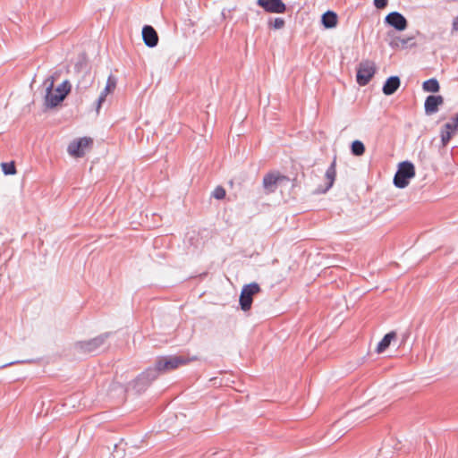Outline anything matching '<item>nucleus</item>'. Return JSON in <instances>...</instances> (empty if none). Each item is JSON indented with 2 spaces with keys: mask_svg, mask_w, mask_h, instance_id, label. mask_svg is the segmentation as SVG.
<instances>
[{
  "mask_svg": "<svg viewBox=\"0 0 458 458\" xmlns=\"http://www.w3.org/2000/svg\"><path fill=\"white\" fill-rule=\"evenodd\" d=\"M186 363L187 360L181 356H165L159 358L155 368L148 369L137 379L135 385H142V386L139 387L138 391L142 390L147 384L154 380L158 373L169 372Z\"/></svg>",
  "mask_w": 458,
  "mask_h": 458,
  "instance_id": "f257e3e1",
  "label": "nucleus"
},
{
  "mask_svg": "<svg viewBox=\"0 0 458 458\" xmlns=\"http://www.w3.org/2000/svg\"><path fill=\"white\" fill-rule=\"evenodd\" d=\"M415 176V167L412 163L403 161L399 164L398 170L394 177V184L400 189L408 186L409 182Z\"/></svg>",
  "mask_w": 458,
  "mask_h": 458,
  "instance_id": "f03ea898",
  "label": "nucleus"
},
{
  "mask_svg": "<svg viewBox=\"0 0 458 458\" xmlns=\"http://www.w3.org/2000/svg\"><path fill=\"white\" fill-rule=\"evenodd\" d=\"M376 72V64L373 61L364 60L360 63L356 80L360 86H365Z\"/></svg>",
  "mask_w": 458,
  "mask_h": 458,
  "instance_id": "7ed1b4c3",
  "label": "nucleus"
},
{
  "mask_svg": "<svg viewBox=\"0 0 458 458\" xmlns=\"http://www.w3.org/2000/svg\"><path fill=\"white\" fill-rule=\"evenodd\" d=\"M260 291V287L256 283L246 284L242 287L240 295V305L241 309L247 311L250 309L252 303L253 295Z\"/></svg>",
  "mask_w": 458,
  "mask_h": 458,
  "instance_id": "20e7f679",
  "label": "nucleus"
},
{
  "mask_svg": "<svg viewBox=\"0 0 458 458\" xmlns=\"http://www.w3.org/2000/svg\"><path fill=\"white\" fill-rule=\"evenodd\" d=\"M289 182V179L277 173H271L263 179V186L267 192H273L277 186H284Z\"/></svg>",
  "mask_w": 458,
  "mask_h": 458,
  "instance_id": "39448f33",
  "label": "nucleus"
},
{
  "mask_svg": "<svg viewBox=\"0 0 458 458\" xmlns=\"http://www.w3.org/2000/svg\"><path fill=\"white\" fill-rule=\"evenodd\" d=\"M92 140L89 138H81L71 142L68 146V153L75 157H81L85 155Z\"/></svg>",
  "mask_w": 458,
  "mask_h": 458,
  "instance_id": "423d86ee",
  "label": "nucleus"
},
{
  "mask_svg": "<svg viewBox=\"0 0 458 458\" xmlns=\"http://www.w3.org/2000/svg\"><path fill=\"white\" fill-rule=\"evenodd\" d=\"M385 22L398 31H403L408 26L406 18L398 12H392L385 18Z\"/></svg>",
  "mask_w": 458,
  "mask_h": 458,
  "instance_id": "0eeeda50",
  "label": "nucleus"
},
{
  "mask_svg": "<svg viewBox=\"0 0 458 458\" xmlns=\"http://www.w3.org/2000/svg\"><path fill=\"white\" fill-rule=\"evenodd\" d=\"M55 79L53 76L45 80L43 85L46 88L45 105L48 107H55L59 104H55L54 98H58V93L54 89Z\"/></svg>",
  "mask_w": 458,
  "mask_h": 458,
  "instance_id": "6e6552de",
  "label": "nucleus"
},
{
  "mask_svg": "<svg viewBox=\"0 0 458 458\" xmlns=\"http://www.w3.org/2000/svg\"><path fill=\"white\" fill-rule=\"evenodd\" d=\"M257 4L268 13H283L286 10L282 0H258Z\"/></svg>",
  "mask_w": 458,
  "mask_h": 458,
  "instance_id": "1a4fd4ad",
  "label": "nucleus"
},
{
  "mask_svg": "<svg viewBox=\"0 0 458 458\" xmlns=\"http://www.w3.org/2000/svg\"><path fill=\"white\" fill-rule=\"evenodd\" d=\"M115 87H116V79L113 75H110L107 78L105 89L101 91V93L97 100L96 110L98 113L102 104L106 101V98L107 97V95L110 94L111 92H113L115 89Z\"/></svg>",
  "mask_w": 458,
  "mask_h": 458,
  "instance_id": "9d476101",
  "label": "nucleus"
},
{
  "mask_svg": "<svg viewBox=\"0 0 458 458\" xmlns=\"http://www.w3.org/2000/svg\"><path fill=\"white\" fill-rule=\"evenodd\" d=\"M444 103V98L442 96H428L424 104L425 113L428 115H431L437 112L438 106Z\"/></svg>",
  "mask_w": 458,
  "mask_h": 458,
  "instance_id": "9b49d317",
  "label": "nucleus"
},
{
  "mask_svg": "<svg viewBox=\"0 0 458 458\" xmlns=\"http://www.w3.org/2000/svg\"><path fill=\"white\" fill-rule=\"evenodd\" d=\"M142 38L146 46L154 47L157 45L158 36L153 27L145 25L142 29Z\"/></svg>",
  "mask_w": 458,
  "mask_h": 458,
  "instance_id": "f8f14e48",
  "label": "nucleus"
},
{
  "mask_svg": "<svg viewBox=\"0 0 458 458\" xmlns=\"http://www.w3.org/2000/svg\"><path fill=\"white\" fill-rule=\"evenodd\" d=\"M336 171H335V158L333 160L330 166L327 169L325 174V179L327 181V185L324 189H318V193H325L327 192L334 184L335 180Z\"/></svg>",
  "mask_w": 458,
  "mask_h": 458,
  "instance_id": "ddd939ff",
  "label": "nucleus"
},
{
  "mask_svg": "<svg viewBox=\"0 0 458 458\" xmlns=\"http://www.w3.org/2000/svg\"><path fill=\"white\" fill-rule=\"evenodd\" d=\"M401 81L398 76H391L383 86V93L386 96L394 94L400 87Z\"/></svg>",
  "mask_w": 458,
  "mask_h": 458,
  "instance_id": "4468645a",
  "label": "nucleus"
},
{
  "mask_svg": "<svg viewBox=\"0 0 458 458\" xmlns=\"http://www.w3.org/2000/svg\"><path fill=\"white\" fill-rule=\"evenodd\" d=\"M106 337L107 335H101L88 342L83 343L81 344V347L87 352H94L97 348H98L105 343Z\"/></svg>",
  "mask_w": 458,
  "mask_h": 458,
  "instance_id": "2eb2a0df",
  "label": "nucleus"
},
{
  "mask_svg": "<svg viewBox=\"0 0 458 458\" xmlns=\"http://www.w3.org/2000/svg\"><path fill=\"white\" fill-rule=\"evenodd\" d=\"M55 89L58 93V98H54L55 104H60L71 91V84L68 81H64Z\"/></svg>",
  "mask_w": 458,
  "mask_h": 458,
  "instance_id": "dca6fc26",
  "label": "nucleus"
},
{
  "mask_svg": "<svg viewBox=\"0 0 458 458\" xmlns=\"http://www.w3.org/2000/svg\"><path fill=\"white\" fill-rule=\"evenodd\" d=\"M322 24L327 29H333L337 24V15L332 11H327L322 15Z\"/></svg>",
  "mask_w": 458,
  "mask_h": 458,
  "instance_id": "f3484780",
  "label": "nucleus"
},
{
  "mask_svg": "<svg viewBox=\"0 0 458 458\" xmlns=\"http://www.w3.org/2000/svg\"><path fill=\"white\" fill-rule=\"evenodd\" d=\"M455 133V128L454 129L453 123H446L441 131V141L443 146H445L453 135Z\"/></svg>",
  "mask_w": 458,
  "mask_h": 458,
  "instance_id": "a211bd4d",
  "label": "nucleus"
},
{
  "mask_svg": "<svg viewBox=\"0 0 458 458\" xmlns=\"http://www.w3.org/2000/svg\"><path fill=\"white\" fill-rule=\"evenodd\" d=\"M396 338L395 332L392 331L386 334L383 339L378 343L377 347V352L378 353L383 352L391 344L393 340Z\"/></svg>",
  "mask_w": 458,
  "mask_h": 458,
  "instance_id": "6ab92c4d",
  "label": "nucleus"
},
{
  "mask_svg": "<svg viewBox=\"0 0 458 458\" xmlns=\"http://www.w3.org/2000/svg\"><path fill=\"white\" fill-rule=\"evenodd\" d=\"M422 89L426 92L437 93L439 91L440 86L437 80L432 78L423 82Z\"/></svg>",
  "mask_w": 458,
  "mask_h": 458,
  "instance_id": "aec40b11",
  "label": "nucleus"
},
{
  "mask_svg": "<svg viewBox=\"0 0 458 458\" xmlns=\"http://www.w3.org/2000/svg\"><path fill=\"white\" fill-rule=\"evenodd\" d=\"M352 153L354 156H361L365 152V147L364 144L360 140H354L352 143Z\"/></svg>",
  "mask_w": 458,
  "mask_h": 458,
  "instance_id": "412c9836",
  "label": "nucleus"
},
{
  "mask_svg": "<svg viewBox=\"0 0 458 458\" xmlns=\"http://www.w3.org/2000/svg\"><path fill=\"white\" fill-rule=\"evenodd\" d=\"M412 38H395L390 45L392 47H404L410 40H411Z\"/></svg>",
  "mask_w": 458,
  "mask_h": 458,
  "instance_id": "4be33fe9",
  "label": "nucleus"
},
{
  "mask_svg": "<svg viewBox=\"0 0 458 458\" xmlns=\"http://www.w3.org/2000/svg\"><path fill=\"white\" fill-rule=\"evenodd\" d=\"M212 196L216 199H223L225 197V190L221 186H217L212 192Z\"/></svg>",
  "mask_w": 458,
  "mask_h": 458,
  "instance_id": "5701e85b",
  "label": "nucleus"
},
{
  "mask_svg": "<svg viewBox=\"0 0 458 458\" xmlns=\"http://www.w3.org/2000/svg\"><path fill=\"white\" fill-rule=\"evenodd\" d=\"M3 172L5 174H14L16 173L13 164L2 163L1 165Z\"/></svg>",
  "mask_w": 458,
  "mask_h": 458,
  "instance_id": "b1692460",
  "label": "nucleus"
},
{
  "mask_svg": "<svg viewBox=\"0 0 458 458\" xmlns=\"http://www.w3.org/2000/svg\"><path fill=\"white\" fill-rule=\"evenodd\" d=\"M271 25L274 29L280 30L284 27V21L282 18H276Z\"/></svg>",
  "mask_w": 458,
  "mask_h": 458,
  "instance_id": "393cba45",
  "label": "nucleus"
},
{
  "mask_svg": "<svg viewBox=\"0 0 458 458\" xmlns=\"http://www.w3.org/2000/svg\"><path fill=\"white\" fill-rule=\"evenodd\" d=\"M374 4L378 9H383L387 4V0H374Z\"/></svg>",
  "mask_w": 458,
  "mask_h": 458,
  "instance_id": "a878e982",
  "label": "nucleus"
},
{
  "mask_svg": "<svg viewBox=\"0 0 458 458\" xmlns=\"http://www.w3.org/2000/svg\"><path fill=\"white\" fill-rule=\"evenodd\" d=\"M458 32V15L455 16L452 22V34Z\"/></svg>",
  "mask_w": 458,
  "mask_h": 458,
  "instance_id": "bb28decb",
  "label": "nucleus"
},
{
  "mask_svg": "<svg viewBox=\"0 0 458 458\" xmlns=\"http://www.w3.org/2000/svg\"><path fill=\"white\" fill-rule=\"evenodd\" d=\"M111 391H117L119 392V394H123L124 392L123 390V387L120 385H117V384H114L112 386V390Z\"/></svg>",
  "mask_w": 458,
  "mask_h": 458,
  "instance_id": "cd10ccee",
  "label": "nucleus"
},
{
  "mask_svg": "<svg viewBox=\"0 0 458 458\" xmlns=\"http://www.w3.org/2000/svg\"><path fill=\"white\" fill-rule=\"evenodd\" d=\"M454 124V129L455 128V132L458 131V114L454 118L453 122L451 123Z\"/></svg>",
  "mask_w": 458,
  "mask_h": 458,
  "instance_id": "c85d7f7f",
  "label": "nucleus"
},
{
  "mask_svg": "<svg viewBox=\"0 0 458 458\" xmlns=\"http://www.w3.org/2000/svg\"><path fill=\"white\" fill-rule=\"evenodd\" d=\"M408 337V334L403 336V341Z\"/></svg>",
  "mask_w": 458,
  "mask_h": 458,
  "instance_id": "c756f323",
  "label": "nucleus"
}]
</instances>
